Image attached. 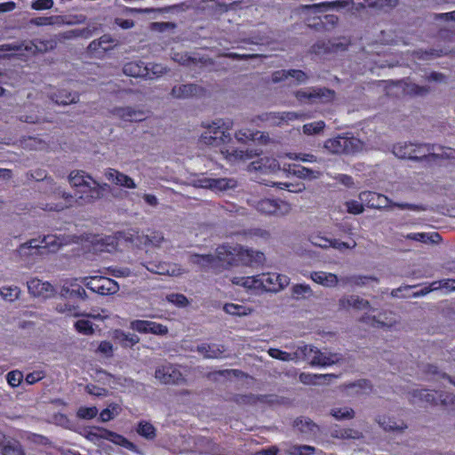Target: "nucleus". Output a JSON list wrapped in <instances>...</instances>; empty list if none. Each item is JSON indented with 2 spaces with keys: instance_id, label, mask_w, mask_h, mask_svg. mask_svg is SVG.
<instances>
[{
  "instance_id": "nucleus-38",
  "label": "nucleus",
  "mask_w": 455,
  "mask_h": 455,
  "mask_svg": "<svg viewBox=\"0 0 455 455\" xmlns=\"http://www.w3.org/2000/svg\"><path fill=\"white\" fill-rule=\"evenodd\" d=\"M268 355L275 359H278L283 362L289 361H299L300 360V347H298L296 351L293 353H288L278 348H270Z\"/></svg>"
},
{
  "instance_id": "nucleus-54",
  "label": "nucleus",
  "mask_w": 455,
  "mask_h": 455,
  "mask_svg": "<svg viewBox=\"0 0 455 455\" xmlns=\"http://www.w3.org/2000/svg\"><path fill=\"white\" fill-rule=\"evenodd\" d=\"M291 160L301 161L303 163H315L317 162V157L309 153H287L285 155Z\"/></svg>"
},
{
  "instance_id": "nucleus-51",
  "label": "nucleus",
  "mask_w": 455,
  "mask_h": 455,
  "mask_svg": "<svg viewBox=\"0 0 455 455\" xmlns=\"http://www.w3.org/2000/svg\"><path fill=\"white\" fill-rule=\"evenodd\" d=\"M2 455H24V451L19 442L12 439L0 451Z\"/></svg>"
},
{
  "instance_id": "nucleus-31",
  "label": "nucleus",
  "mask_w": 455,
  "mask_h": 455,
  "mask_svg": "<svg viewBox=\"0 0 455 455\" xmlns=\"http://www.w3.org/2000/svg\"><path fill=\"white\" fill-rule=\"evenodd\" d=\"M123 72L124 75L132 77H145L148 75L146 64L140 60H133L124 65Z\"/></svg>"
},
{
  "instance_id": "nucleus-29",
  "label": "nucleus",
  "mask_w": 455,
  "mask_h": 455,
  "mask_svg": "<svg viewBox=\"0 0 455 455\" xmlns=\"http://www.w3.org/2000/svg\"><path fill=\"white\" fill-rule=\"evenodd\" d=\"M393 153L398 158L419 159L423 155L416 152V144L397 143L393 148Z\"/></svg>"
},
{
  "instance_id": "nucleus-45",
  "label": "nucleus",
  "mask_w": 455,
  "mask_h": 455,
  "mask_svg": "<svg viewBox=\"0 0 455 455\" xmlns=\"http://www.w3.org/2000/svg\"><path fill=\"white\" fill-rule=\"evenodd\" d=\"M92 36V31L89 28L72 29L59 35V37L64 40L75 39L77 37L89 38Z\"/></svg>"
},
{
  "instance_id": "nucleus-43",
  "label": "nucleus",
  "mask_w": 455,
  "mask_h": 455,
  "mask_svg": "<svg viewBox=\"0 0 455 455\" xmlns=\"http://www.w3.org/2000/svg\"><path fill=\"white\" fill-rule=\"evenodd\" d=\"M292 296L296 299H308L313 296L314 292L311 287L306 283L295 284L291 288Z\"/></svg>"
},
{
  "instance_id": "nucleus-4",
  "label": "nucleus",
  "mask_w": 455,
  "mask_h": 455,
  "mask_svg": "<svg viewBox=\"0 0 455 455\" xmlns=\"http://www.w3.org/2000/svg\"><path fill=\"white\" fill-rule=\"evenodd\" d=\"M68 243V242L56 235H48L42 239L34 238L21 244L18 250L19 257L27 260L30 257L42 254V250L47 249L49 251H56L60 246Z\"/></svg>"
},
{
  "instance_id": "nucleus-10",
  "label": "nucleus",
  "mask_w": 455,
  "mask_h": 455,
  "mask_svg": "<svg viewBox=\"0 0 455 455\" xmlns=\"http://www.w3.org/2000/svg\"><path fill=\"white\" fill-rule=\"evenodd\" d=\"M82 282L88 289L100 295L115 294L119 290L116 281L104 276H86L83 277Z\"/></svg>"
},
{
  "instance_id": "nucleus-64",
  "label": "nucleus",
  "mask_w": 455,
  "mask_h": 455,
  "mask_svg": "<svg viewBox=\"0 0 455 455\" xmlns=\"http://www.w3.org/2000/svg\"><path fill=\"white\" fill-rule=\"evenodd\" d=\"M379 423L385 430H402L405 427L403 424L398 425L389 418H383L382 419H379Z\"/></svg>"
},
{
  "instance_id": "nucleus-28",
  "label": "nucleus",
  "mask_w": 455,
  "mask_h": 455,
  "mask_svg": "<svg viewBox=\"0 0 455 455\" xmlns=\"http://www.w3.org/2000/svg\"><path fill=\"white\" fill-rule=\"evenodd\" d=\"M115 45L116 42L111 36L103 35L98 40H93L91 42L88 49L91 52L99 55L112 50Z\"/></svg>"
},
{
  "instance_id": "nucleus-9",
  "label": "nucleus",
  "mask_w": 455,
  "mask_h": 455,
  "mask_svg": "<svg viewBox=\"0 0 455 455\" xmlns=\"http://www.w3.org/2000/svg\"><path fill=\"white\" fill-rule=\"evenodd\" d=\"M248 203L258 212L266 215L284 216L291 210V204L283 200H256L254 198H250L248 199Z\"/></svg>"
},
{
  "instance_id": "nucleus-19",
  "label": "nucleus",
  "mask_w": 455,
  "mask_h": 455,
  "mask_svg": "<svg viewBox=\"0 0 455 455\" xmlns=\"http://www.w3.org/2000/svg\"><path fill=\"white\" fill-rule=\"evenodd\" d=\"M131 328L140 333H153L156 335L166 334L168 329L166 326L152 321L135 320L131 323Z\"/></svg>"
},
{
  "instance_id": "nucleus-42",
  "label": "nucleus",
  "mask_w": 455,
  "mask_h": 455,
  "mask_svg": "<svg viewBox=\"0 0 455 455\" xmlns=\"http://www.w3.org/2000/svg\"><path fill=\"white\" fill-rule=\"evenodd\" d=\"M20 289L16 285H6L0 288V296L3 299L12 302L19 299Z\"/></svg>"
},
{
  "instance_id": "nucleus-27",
  "label": "nucleus",
  "mask_w": 455,
  "mask_h": 455,
  "mask_svg": "<svg viewBox=\"0 0 455 455\" xmlns=\"http://www.w3.org/2000/svg\"><path fill=\"white\" fill-rule=\"evenodd\" d=\"M280 169L279 163L275 158H260L259 161L252 162L248 166L249 171H259L263 173L275 172Z\"/></svg>"
},
{
  "instance_id": "nucleus-26",
  "label": "nucleus",
  "mask_w": 455,
  "mask_h": 455,
  "mask_svg": "<svg viewBox=\"0 0 455 455\" xmlns=\"http://www.w3.org/2000/svg\"><path fill=\"white\" fill-rule=\"evenodd\" d=\"M105 176L109 181L115 183L117 186L126 188H137L133 179L116 169H108L105 172Z\"/></svg>"
},
{
  "instance_id": "nucleus-50",
  "label": "nucleus",
  "mask_w": 455,
  "mask_h": 455,
  "mask_svg": "<svg viewBox=\"0 0 455 455\" xmlns=\"http://www.w3.org/2000/svg\"><path fill=\"white\" fill-rule=\"evenodd\" d=\"M439 288H443L449 291H455V280H446L443 282V285L438 284L436 282H435L431 284L430 289L421 290L420 291H417L414 295L415 296H423V295L427 294L430 291H435Z\"/></svg>"
},
{
  "instance_id": "nucleus-8",
  "label": "nucleus",
  "mask_w": 455,
  "mask_h": 455,
  "mask_svg": "<svg viewBox=\"0 0 455 455\" xmlns=\"http://www.w3.org/2000/svg\"><path fill=\"white\" fill-rule=\"evenodd\" d=\"M334 96V91L322 87L304 88L295 92L296 99L303 104L327 103L331 101Z\"/></svg>"
},
{
  "instance_id": "nucleus-40",
  "label": "nucleus",
  "mask_w": 455,
  "mask_h": 455,
  "mask_svg": "<svg viewBox=\"0 0 455 455\" xmlns=\"http://www.w3.org/2000/svg\"><path fill=\"white\" fill-rule=\"evenodd\" d=\"M196 350L204 358H220L223 354V351L217 345L202 344L197 346Z\"/></svg>"
},
{
  "instance_id": "nucleus-12",
  "label": "nucleus",
  "mask_w": 455,
  "mask_h": 455,
  "mask_svg": "<svg viewBox=\"0 0 455 455\" xmlns=\"http://www.w3.org/2000/svg\"><path fill=\"white\" fill-rule=\"evenodd\" d=\"M262 291L278 292L290 283V278L279 273H263L259 275Z\"/></svg>"
},
{
  "instance_id": "nucleus-58",
  "label": "nucleus",
  "mask_w": 455,
  "mask_h": 455,
  "mask_svg": "<svg viewBox=\"0 0 455 455\" xmlns=\"http://www.w3.org/2000/svg\"><path fill=\"white\" fill-rule=\"evenodd\" d=\"M166 299L180 307H186L188 304V299L183 294L180 293L169 294Z\"/></svg>"
},
{
  "instance_id": "nucleus-62",
  "label": "nucleus",
  "mask_w": 455,
  "mask_h": 455,
  "mask_svg": "<svg viewBox=\"0 0 455 455\" xmlns=\"http://www.w3.org/2000/svg\"><path fill=\"white\" fill-rule=\"evenodd\" d=\"M397 0H374L369 3V5L379 10H387L395 6Z\"/></svg>"
},
{
  "instance_id": "nucleus-55",
  "label": "nucleus",
  "mask_w": 455,
  "mask_h": 455,
  "mask_svg": "<svg viewBox=\"0 0 455 455\" xmlns=\"http://www.w3.org/2000/svg\"><path fill=\"white\" fill-rule=\"evenodd\" d=\"M137 432L140 435L144 436L147 439H153L156 436V429L148 422H140Z\"/></svg>"
},
{
  "instance_id": "nucleus-25",
  "label": "nucleus",
  "mask_w": 455,
  "mask_h": 455,
  "mask_svg": "<svg viewBox=\"0 0 455 455\" xmlns=\"http://www.w3.org/2000/svg\"><path fill=\"white\" fill-rule=\"evenodd\" d=\"M97 430L99 432L100 439L110 441L111 443L122 446L129 451H136V446L124 436L105 428H97Z\"/></svg>"
},
{
  "instance_id": "nucleus-11",
  "label": "nucleus",
  "mask_w": 455,
  "mask_h": 455,
  "mask_svg": "<svg viewBox=\"0 0 455 455\" xmlns=\"http://www.w3.org/2000/svg\"><path fill=\"white\" fill-rule=\"evenodd\" d=\"M300 360L307 361L311 365L328 366L339 360L337 355H327L312 346H300Z\"/></svg>"
},
{
  "instance_id": "nucleus-2",
  "label": "nucleus",
  "mask_w": 455,
  "mask_h": 455,
  "mask_svg": "<svg viewBox=\"0 0 455 455\" xmlns=\"http://www.w3.org/2000/svg\"><path fill=\"white\" fill-rule=\"evenodd\" d=\"M201 140L206 145L220 147V154L230 164L245 162L259 155L257 151L237 150L228 147L227 144L231 140L229 126L222 123L221 120H218L208 125L207 130L201 136Z\"/></svg>"
},
{
  "instance_id": "nucleus-15",
  "label": "nucleus",
  "mask_w": 455,
  "mask_h": 455,
  "mask_svg": "<svg viewBox=\"0 0 455 455\" xmlns=\"http://www.w3.org/2000/svg\"><path fill=\"white\" fill-rule=\"evenodd\" d=\"M156 379L164 384H175L183 379L180 370L170 363L164 364L156 369L155 373Z\"/></svg>"
},
{
  "instance_id": "nucleus-48",
  "label": "nucleus",
  "mask_w": 455,
  "mask_h": 455,
  "mask_svg": "<svg viewBox=\"0 0 455 455\" xmlns=\"http://www.w3.org/2000/svg\"><path fill=\"white\" fill-rule=\"evenodd\" d=\"M331 414L337 420L351 419L355 416V412L348 407H335L331 411Z\"/></svg>"
},
{
  "instance_id": "nucleus-36",
  "label": "nucleus",
  "mask_w": 455,
  "mask_h": 455,
  "mask_svg": "<svg viewBox=\"0 0 455 455\" xmlns=\"http://www.w3.org/2000/svg\"><path fill=\"white\" fill-rule=\"evenodd\" d=\"M339 307L344 309H348L350 307L356 309H364L369 307V302L367 300L360 299L358 296L351 295L340 299Z\"/></svg>"
},
{
  "instance_id": "nucleus-46",
  "label": "nucleus",
  "mask_w": 455,
  "mask_h": 455,
  "mask_svg": "<svg viewBox=\"0 0 455 455\" xmlns=\"http://www.w3.org/2000/svg\"><path fill=\"white\" fill-rule=\"evenodd\" d=\"M315 449L310 445L290 444L285 451L289 455H312Z\"/></svg>"
},
{
  "instance_id": "nucleus-5",
  "label": "nucleus",
  "mask_w": 455,
  "mask_h": 455,
  "mask_svg": "<svg viewBox=\"0 0 455 455\" xmlns=\"http://www.w3.org/2000/svg\"><path fill=\"white\" fill-rule=\"evenodd\" d=\"M46 193V203H41L44 211H61L72 205L73 196L65 192L60 186L52 180L44 182Z\"/></svg>"
},
{
  "instance_id": "nucleus-16",
  "label": "nucleus",
  "mask_w": 455,
  "mask_h": 455,
  "mask_svg": "<svg viewBox=\"0 0 455 455\" xmlns=\"http://www.w3.org/2000/svg\"><path fill=\"white\" fill-rule=\"evenodd\" d=\"M359 198L363 203H365L368 207L374 209L388 208L391 204V200L387 196L371 191L361 192Z\"/></svg>"
},
{
  "instance_id": "nucleus-18",
  "label": "nucleus",
  "mask_w": 455,
  "mask_h": 455,
  "mask_svg": "<svg viewBox=\"0 0 455 455\" xmlns=\"http://www.w3.org/2000/svg\"><path fill=\"white\" fill-rule=\"evenodd\" d=\"M83 278H69L63 282L60 288V294L62 296L76 297L82 299L86 298V291L83 288Z\"/></svg>"
},
{
  "instance_id": "nucleus-32",
  "label": "nucleus",
  "mask_w": 455,
  "mask_h": 455,
  "mask_svg": "<svg viewBox=\"0 0 455 455\" xmlns=\"http://www.w3.org/2000/svg\"><path fill=\"white\" fill-rule=\"evenodd\" d=\"M50 98L58 105H68L76 102L78 94L68 92L66 89H60L55 92L50 93Z\"/></svg>"
},
{
  "instance_id": "nucleus-33",
  "label": "nucleus",
  "mask_w": 455,
  "mask_h": 455,
  "mask_svg": "<svg viewBox=\"0 0 455 455\" xmlns=\"http://www.w3.org/2000/svg\"><path fill=\"white\" fill-rule=\"evenodd\" d=\"M201 88L193 84L176 85L172 89V95L177 99H185L197 95Z\"/></svg>"
},
{
  "instance_id": "nucleus-6",
  "label": "nucleus",
  "mask_w": 455,
  "mask_h": 455,
  "mask_svg": "<svg viewBox=\"0 0 455 455\" xmlns=\"http://www.w3.org/2000/svg\"><path fill=\"white\" fill-rule=\"evenodd\" d=\"M364 142L353 136H337L328 139L323 143V148L331 154H355L363 151Z\"/></svg>"
},
{
  "instance_id": "nucleus-22",
  "label": "nucleus",
  "mask_w": 455,
  "mask_h": 455,
  "mask_svg": "<svg viewBox=\"0 0 455 455\" xmlns=\"http://www.w3.org/2000/svg\"><path fill=\"white\" fill-rule=\"evenodd\" d=\"M304 275L325 288H333L337 286L339 282V279L335 274L325 271H314L309 274H304Z\"/></svg>"
},
{
  "instance_id": "nucleus-60",
  "label": "nucleus",
  "mask_w": 455,
  "mask_h": 455,
  "mask_svg": "<svg viewBox=\"0 0 455 455\" xmlns=\"http://www.w3.org/2000/svg\"><path fill=\"white\" fill-rule=\"evenodd\" d=\"M345 204H346L347 212H349L351 214H355V215L360 214L364 210L362 201L359 202L356 200H349V201L346 202Z\"/></svg>"
},
{
  "instance_id": "nucleus-24",
  "label": "nucleus",
  "mask_w": 455,
  "mask_h": 455,
  "mask_svg": "<svg viewBox=\"0 0 455 455\" xmlns=\"http://www.w3.org/2000/svg\"><path fill=\"white\" fill-rule=\"evenodd\" d=\"M28 290L35 297L47 298L53 293V287L48 282H42L40 279L32 278L27 283Z\"/></svg>"
},
{
  "instance_id": "nucleus-63",
  "label": "nucleus",
  "mask_w": 455,
  "mask_h": 455,
  "mask_svg": "<svg viewBox=\"0 0 455 455\" xmlns=\"http://www.w3.org/2000/svg\"><path fill=\"white\" fill-rule=\"evenodd\" d=\"M273 186H277L281 189H286L292 193H299L305 189V185L302 183L299 184H291L287 182H280V183H273Z\"/></svg>"
},
{
  "instance_id": "nucleus-44",
  "label": "nucleus",
  "mask_w": 455,
  "mask_h": 455,
  "mask_svg": "<svg viewBox=\"0 0 455 455\" xmlns=\"http://www.w3.org/2000/svg\"><path fill=\"white\" fill-rule=\"evenodd\" d=\"M293 174L300 179L316 180L321 177L322 172L318 170L299 166L293 169Z\"/></svg>"
},
{
  "instance_id": "nucleus-21",
  "label": "nucleus",
  "mask_w": 455,
  "mask_h": 455,
  "mask_svg": "<svg viewBox=\"0 0 455 455\" xmlns=\"http://www.w3.org/2000/svg\"><path fill=\"white\" fill-rule=\"evenodd\" d=\"M233 284L241 286L250 292L258 293L262 291V283L259 275L251 276H234L231 279Z\"/></svg>"
},
{
  "instance_id": "nucleus-37",
  "label": "nucleus",
  "mask_w": 455,
  "mask_h": 455,
  "mask_svg": "<svg viewBox=\"0 0 455 455\" xmlns=\"http://www.w3.org/2000/svg\"><path fill=\"white\" fill-rule=\"evenodd\" d=\"M223 310L230 315L239 317L250 315L254 311V309L251 307L235 303L225 304L223 307Z\"/></svg>"
},
{
  "instance_id": "nucleus-17",
  "label": "nucleus",
  "mask_w": 455,
  "mask_h": 455,
  "mask_svg": "<svg viewBox=\"0 0 455 455\" xmlns=\"http://www.w3.org/2000/svg\"><path fill=\"white\" fill-rule=\"evenodd\" d=\"M147 269L154 274L167 275L170 276H180L186 273L178 264H172L166 262H150L146 266Z\"/></svg>"
},
{
  "instance_id": "nucleus-59",
  "label": "nucleus",
  "mask_w": 455,
  "mask_h": 455,
  "mask_svg": "<svg viewBox=\"0 0 455 455\" xmlns=\"http://www.w3.org/2000/svg\"><path fill=\"white\" fill-rule=\"evenodd\" d=\"M98 413V409L95 406L81 407L77 411V417L84 419H93Z\"/></svg>"
},
{
  "instance_id": "nucleus-34",
  "label": "nucleus",
  "mask_w": 455,
  "mask_h": 455,
  "mask_svg": "<svg viewBox=\"0 0 455 455\" xmlns=\"http://www.w3.org/2000/svg\"><path fill=\"white\" fill-rule=\"evenodd\" d=\"M56 310L59 312V313H61V314H65L67 315H69V316H87V317H91V318H93V319H100V320H103L104 317H102L100 314L98 315H85V314H82L80 311H79V308L76 306H73V305H70V304H68V303H60L56 306Z\"/></svg>"
},
{
  "instance_id": "nucleus-3",
  "label": "nucleus",
  "mask_w": 455,
  "mask_h": 455,
  "mask_svg": "<svg viewBox=\"0 0 455 455\" xmlns=\"http://www.w3.org/2000/svg\"><path fill=\"white\" fill-rule=\"evenodd\" d=\"M68 180L73 188H76L78 199L82 203H89L93 199L99 198L101 194V186L84 171H73L69 173ZM107 186L104 184V187Z\"/></svg>"
},
{
  "instance_id": "nucleus-1",
  "label": "nucleus",
  "mask_w": 455,
  "mask_h": 455,
  "mask_svg": "<svg viewBox=\"0 0 455 455\" xmlns=\"http://www.w3.org/2000/svg\"><path fill=\"white\" fill-rule=\"evenodd\" d=\"M264 260V254L240 245L223 244L216 249V255L211 254H190L188 262L198 266L201 269L216 268L232 264L242 263L250 265L261 263Z\"/></svg>"
},
{
  "instance_id": "nucleus-23",
  "label": "nucleus",
  "mask_w": 455,
  "mask_h": 455,
  "mask_svg": "<svg viewBox=\"0 0 455 455\" xmlns=\"http://www.w3.org/2000/svg\"><path fill=\"white\" fill-rule=\"evenodd\" d=\"M309 241L311 242L312 244L321 247V248L332 247V248L338 249L339 251L353 248L355 246V242H353L352 244H349L345 242L328 239V238L323 237L318 234L311 235L309 237Z\"/></svg>"
},
{
  "instance_id": "nucleus-56",
  "label": "nucleus",
  "mask_w": 455,
  "mask_h": 455,
  "mask_svg": "<svg viewBox=\"0 0 455 455\" xmlns=\"http://www.w3.org/2000/svg\"><path fill=\"white\" fill-rule=\"evenodd\" d=\"M441 241V235L437 232L419 233V241L423 243H438Z\"/></svg>"
},
{
  "instance_id": "nucleus-39",
  "label": "nucleus",
  "mask_w": 455,
  "mask_h": 455,
  "mask_svg": "<svg viewBox=\"0 0 455 455\" xmlns=\"http://www.w3.org/2000/svg\"><path fill=\"white\" fill-rule=\"evenodd\" d=\"M235 138L240 142H247L249 140L266 141V136L259 132H254L251 129H241L235 133Z\"/></svg>"
},
{
  "instance_id": "nucleus-13",
  "label": "nucleus",
  "mask_w": 455,
  "mask_h": 455,
  "mask_svg": "<svg viewBox=\"0 0 455 455\" xmlns=\"http://www.w3.org/2000/svg\"><path fill=\"white\" fill-rule=\"evenodd\" d=\"M198 186L203 188H208L215 193L225 192L234 189L237 186L235 179L231 178H204L198 180Z\"/></svg>"
},
{
  "instance_id": "nucleus-49",
  "label": "nucleus",
  "mask_w": 455,
  "mask_h": 455,
  "mask_svg": "<svg viewBox=\"0 0 455 455\" xmlns=\"http://www.w3.org/2000/svg\"><path fill=\"white\" fill-rule=\"evenodd\" d=\"M74 326L76 331L83 335H92L94 332L93 323L89 319H79Z\"/></svg>"
},
{
  "instance_id": "nucleus-14",
  "label": "nucleus",
  "mask_w": 455,
  "mask_h": 455,
  "mask_svg": "<svg viewBox=\"0 0 455 455\" xmlns=\"http://www.w3.org/2000/svg\"><path fill=\"white\" fill-rule=\"evenodd\" d=\"M416 152L423 155L419 159L432 156L435 158H455V150L447 148H442L436 145L416 144Z\"/></svg>"
},
{
  "instance_id": "nucleus-41",
  "label": "nucleus",
  "mask_w": 455,
  "mask_h": 455,
  "mask_svg": "<svg viewBox=\"0 0 455 455\" xmlns=\"http://www.w3.org/2000/svg\"><path fill=\"white\" fill-rule=\"evenodd\" d=\"M140 243L148 244L158 247L164 242V235L159 231H151L146 235L138 236Z\"/></svg>"
},
{
  "instance_id": "nucleus-52",
  "label": "nucleus",
  "mask_w": 455,
  "mask_h": 455,
  "mask_svg": "<svg viewBox=\"0 0 455 455\" xmlns=\"http://www.w3.org/2000/svg\"><path fill=\"white\" fill-rule=\"evenodd\" d=\"M329 377H331V375H317L303 372L299 375V380L301 383L306 385H315L320 383V379H324Z\"/></svg>"
},
{
  "instance_id": "nucleus-35",
  "label": "nucleus",
  "mask_w": 455,
  "mask_h": 455,
  "mask_svg": "<svg viewBox=\"0 0 455 455\" xmlns=\"http://www.w3.org/2000/svg\"><path fill=\"white\" fill-rule=\"evenodd\" d=\"M112 338L123 347H132L140 341V338L136 334L125 333L120 330L114 331Z\"/></svg>"
},
{
  "instance_id": "nucleus-7",
  "label": "nucleus",
  "mask_w": 455,
  "mask_h": 455,
  "mask_svg": "<svg viewBox=\"0 0 455 455\" xmlns=\"http://www.w3.org/2000/svg\"><path fill=\"white\" fill-rule=\"evenodd\" d=\"M354 5L353 0H336L331 2H322L314 4L299 5L295 8L293 14L308 20L314 14L324 12L330 10L351 9Z\"/></svg>"
},
{
  "instance_id": "nucleus-30",
  "label": "nucleus",
  "mask_w": 455,
  "mask_h": 455,
  "mask_svg": "<svg viewBox=\"0 0 455 455\" xmlns=\"http://www.w3.org/2000/svg\"><path fill=\"white\" fill-rule=\"evenodd\" d=\"M294 427H296L306 439L315 437L318 433V427L313 423L309 419L299 418L294 421Z\"/></svg>"
},
{
  "instance_id": "nucleus-61",
  "label": "nucleus",
  "mask_w": 455,
  "mask_h": 455,
  "mask_svg": "<svg viewBox=\"0 0 455 455\" xmlns=\"http://www.w3.org/2000/svg\"><path fill=\"white\" fill-rule=\"evenodd\" d=\"M118 413V406L117 405H111L107 409H104L100 414V419L102 422H107L115 418L116 415Z\"/></svg>"
},
{
  "instance_id": "nucleus-47",
  "label": "nucleus",
  "mask_w": 455,
  "mask_h": 455,
  "mask_svg": "<svg viewBox=\"0 0 455 455\" xmlns=\"http://www.w3.org/2000/svg\"><path fill=\"white\" fill-rule=\"evenodd\" d=\"M146 67L148 75L145 76V78L148 79L158 78L167 72V68L162 64L148 63Z\"/></svg>"
},
{
  "instance_id": "nucleus-20",
  "label": "nucleus",
  "mask_w": 455,
  "mask_h": 455,
  "mask_svg": "<svg viewBox=\"0 0 455 455\" xmlns=\"http://www.w3.org/2000/svg\"><path fill=\"white\" fill-rule=\"evenodd\" d=\"M288 79H294L298 84H305L308 79V76L305 72L297 69H282L274 72L271 76V82L274 84Z\"/></svg>"
},
{
  "instance_id": "nucleus-57",
  "label": "nucleus",
  "mask_w": 455,
  "mask_h": 455,
  "mask_svg": "<svg viewBox=\"0 0 455 455\" xmlns=\"http://www.w3.org/2000/svg\"><path fill=\"white\" fill-rule=\"evenodd\" d=\"M22 379L23 374L20 371L18 370L12 371L6 375V380L8 384L12 387H19Z\"/></svg>"
},
{
  "instance_id": "nucleus-53",
  "label": "nucleus",
  "mask_w": 455,
  "mask_h": 455,
  "mask_svg": "<svg viewBox=\"0 0 455 455\" xmlns=\"http://www.w3.org/2000/svg\"><path fill=\"white\" fill-rule=\"evenodd\" d=\"M325 127L323 121H315L304 124L303 132L307 135H315L320 133Z\"/></svg>"
}]
</instances>
